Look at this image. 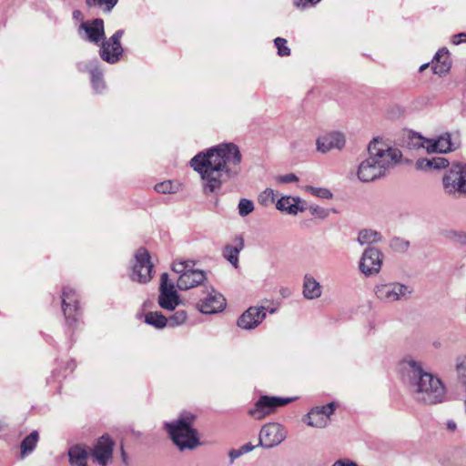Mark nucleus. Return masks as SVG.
I'll return each mask as SVG.
<instances>
[{
  "label": "nucleus",
  "instance_id": "nucleus-4",
  "mask_svg": "<svg viewBox=\"0 0 466 466\" xmlns=\"http://www.w3.org/2000/svg\"><path fill=\"white\" fill-rule=\"evenodd\" d=\"M194 420L195 416L193 414L185 412L177 420L166 422L164 425L170 439L179 451H192L201 444L198 431L192 426Z\"/></svg>",
  "mask_w": 466,
  "mask_h": 466
},
{
  "label": "nucleus",
  "instance_id": "nucleus-42",
  "mask_svg": "<svg viewBox=\"0 0 466 466\" xmlns=\"http://www.w3.org/2000/svg\"><path fill=\"white\" fill-rule=\"evenodd\" d=\"M416 167L420 170H430L431 169V159L420 158L416 162Z\"/></svg>",
  "mask_w": 466,
  "mask_h": 466
},
{
  "label": "nucleus",
  "instance_id": "nucleus-26",
  "mask_svg": "<svg viewBox=\"0 0 466 466\" xmlns=\"http://www.w3.org/2000/svg\"><path fill=\"white\" fill-rule=\"evenodd\" d=\"M432 70L434 74L444 76L451 68V61L449 57V51L446 48L440 49L433 58Z\"/></svg>",
  "mask_w": 466,
  "mask_h": 466
},
{
  "label": "nucleus",
  "instance_id": "nucleus-19",
  "mask_svg": "<svg viewBox=\"0 0 466 466\" xmlns=\"http://www.w3.org/2000/svg\"><path fill=\"white\" fill-rule=\"evenodd\" d=\"M226 307V299L222 294L213 288L207 289L206 297L198 304V309L203 314H215L222 311Z\"/></svg>",
  "mask_w": 466,
  "mask_h": 466
},
{
  "label": "nucleus",
  "instance_id": "nucleus-34",
  "mask_svg": "<svg viewBox=\"0 0 466 466\" xmlns=\"http://www.w3.org/2000/svg\"><path fill=\"white\" fill-rule=\"evenodd\" d=\"M254 203L250 199L241 198L238 205V210L240 217H247L254 211Z\"/></svg>",
  "mask_w": 466,
  "mask_h": 466
},
{
  "label": "nucleus",
  "instance_id": "nucleus-38",
  "mask_svg": "<svg viewBox=\"0 0 466 466\" xmlns=\"http://www.w3.org/2000/svg\"><path fill=\"white\" fill-rule=\"evenodd\" d=\"M308 209L312 216L320 219L326 218L329 214V210L317 205H311Z\"/></svg>",
  "mask_w": 466,
  "mask_h": 466
},
{
  "label": "nucleus",
  "instance_id": "nucleus-46",
  "mask_svg": "<svg viewBox=\"0 0 466 466\" xmlns=\"http://www.w3.org/2000/svg\"><path fill=\"white\" fill-rule=\"evenodd\" d=\"M253 449H254V446L250 443H247V444L243 445L242 447H240V450L243 454L251 451Z\"/></svg>",
  "mask_w": 466,
  "mask_h": 466
},
{
  "label": "nucleus",
  "instance_id": "nucleus-13",
  "mask_svg": "<svg viewBox=\"0 0 466 466\" xmlns=\"http://www.w3.org/2000/svg\"><path fill=\"white\" fill-rule=\"evenodd\" d=\"M114 441L108 435L101 436L89 450L93 462L99 466H108L113 461Z\"/></svg>",
  "mask_w": 466,
  "mask_h": 466
},
{
  "label": "nucleus",
  "instance_id": "nucleus-41",
  "mask_svg": "<svg viewBox=\"0 0 466 466\" xmlns=\"http://www.w3.org/2000/svg\"><path fill=\"white\" fill-rule=\"evenodd\" d=\"M391 246L397 250H406L409 247V242L400 238H394L391 242Z\"/></svg>",
  "mask_w": 466,
  "mask_h": 466
},
{
  "label": "nucleus",
  "instance_id": "nucleus-23",
  "mask_svg": "<svg viewBox=\"0 0 466 466\" xmlns=\"http://www.w3.org/2000/svg\"><path fill=\"white\" fill-rule=\"evenodd\" d=\"M277 209L289 215H297L299 212L305 210L302 200L299 197L284 196L280 198L277 204Z\"/></svg>",
  "mask_w": 466,
  "mask_h": 466
},
{
  "label": "nucleus",
  "instance_id": "nucleus-48",
  "mask_svg": "<svg viewBox=\"0 0 466 466\" xmlns=\"http://www.w3.org/2000/svg\"><path fill=\"white\" fill-rule=\"evenodd\" d=\"M458 240L461 245H466V232L458 235Z\"/></svg>",
  "mask_w": 466,
  "mask_h": 466
},
{
  "label": "nucleus",
  "instance_id": "nucleus-11",
  "mask_svg": "<svg viewBox=\"0 0 466 466\" xmlns=\"http://www.w3.org/2000/svg\"><path fill=\"white\" fill-rule=\"evenodd\" d=\"M287 438L286 429L279 422L262 426L258 436V446L270 449L279 445Z\"/></svg>",
  "mask_w": 466,
  "mask_h": 466
},
{
  "label": "nucleus",
  "instance_id": "nucleus-29",
  "mask_svg": "<svg viewBox=\"0 0 466 466\" xmlns=\"http://www.w3.org/2000/svg\"><path fill=\"white\" fill-rule=\"evenodd\" d=\"M38 432L36 431H34L23 440L21 443V454L23 457L31 453L34 451L38 441Z\"/></svg>",
  "mask_w": 466,
  "mask_h": 466
},
{
  "label": "nucleus",
  "instance_id": "nucleus-12",
  "mask_svg": "<svg viewBox=\"0 0 466 466\" xmlns=\"http://www.w3.org/2000/svg\"><path fill=\"white\" fill-rule=\"evenodd\" d=\"M123 35L124 30H117L108 39L103 40L99 50V56L105 62L108 64H116L121 59L124 54V49L120 40Z\"/></svg>",
  "mask_w": 466,
  "mask_h": 466
},
{
  "label": "nucleus",
  "instance_id": "nucleus-50",
  "mask_svg": "<svg viewBox=\"0 0 466 466\" xmlns=\"http://www.w3.org/2000/svg\"><path fill=\"white\" fill-rule=\"evenodd\" d=\"M429 66V64H424L422 66H420V71L422 72L423 70H425L427 67Z\"/></svg>",
  "mask_w": 466,
  "mask_h": 466
},
{
  "label": "nucleus",
  "instance_id": "nucleus-47",
  "mask_svg": "<svg viewBox=\"0 0 466 466\" xmlns=\"http://www.w3.org/2000/svg\"><path fill=\"white\" fill-rule=\"evenodd\" d=\"M446 427H447V430H449L450 431H454L457 429V425H456L455 421H453V420H448L446 423Z\"/></svg>",
  "mask_w": 466,
  "mask_h": 466
},
{
  "label": "nucleus",
  "instance_id": "nucleus-40",
  "mask_svg": "<svg viewBox=\"0 0 466 466\" xmlns=\"http://www.w3.org/2000/svg\"><path fill=\"white\" fill-rule=\"evenodd\" d=\"M276 181L279 183L288 184L298 181V177L295 174H286L276 177Z\"/></svg>",
  "mask_w": 466,
  "mask_h": 466
},
{
  "label": "nucleus",
  "instance_id": "nucleus-8",
  "mask_svg": "<svg viewBox=\"0 0 466 466\" xmlns=\"http://www.w3.org/2000/svg\"><path fill=\"white\" fill-rule=\"evenodd\" d=\"M374 295L383 303H393L407 299L412 293L410 286L398 281L379 282L374 286Z\"/></svg>",
  "mask_w": 466,
  "mask_h": 466
},
{
  "label": "nucleus",
  "instance_id": "nucleus-21",
  "mask_svg": "<svg viewBox=\"0 0 466 466\" xmlns=\"http://www.w3.org/2000/svg\"><path fill=\"white\" fill-rule=\"evenodd\" d=\"M335 410L334 403L326 406L316 407L307 415V423L311 427L325 428L329 422V417Z\"/></svg>",
  "mask_w": 466,
  "mask_h": 466
},
{
  "label": "nucleus",
  "instance_id": "nucleus-30",
  "mask_svg": "<svg viewBox=\"0 0 466 466\" xmlns=\"http://www.w3.org/2000/svg\"><path fill=\"white\" fill-rule=\"evenodd\" d=\"M145 322L157 329H162L167 325V319L161 312H148L145 316Z\"/></svg>",
  "mask_w": 466,
  "mask_h": 466
},
{
  "label": "nucleus",
  "instance_id": "nucleus-44",
  "mask_svg": "<svg viewBox=\"0 0 466 466\" xmlns=\"http://www.w3.org/2000/svg\"><path fill=\"white\" fill-rule=\"evenodd\" d=\"M242 455H243V453H242L240 448L233 449L228 452V456H229L231 462H233L235 460H237L238 458H239Z\"/></svg>",
  "mask_w": 466,
  "mask_h": 466
},
{
  "label": "nucleus",
  "instance_id": "nucleus-10",
  "mask_svg": "<svg viewBox=\"0 0 466 466\" xmlns=\"http://www.w3.org/2000/svg\"><path fill=\"white\" fill-rule=\"evenodd\" d=\"M291 401L289 398L261 396L248 410V415L256 420H260L267 416L274 413L279 407L285 406Z\"/></svg>",
  "mask_w": 466,
  "mask_h": 466
},
{
  "label": "nucleus",
  "instance_id": "nucleus-25",
  "mask_svg": "<svg viewBox=\"0 0 466 466\" xmlns=\"http://www.w3.org/2000/svg\"><path fill=\"white\" fill-rule=\"evenodd\" d=\"M303 296L307 299H316L322 295L320 283L310 274H306L303 279Z\"/></svg>",
  "mask_w": 466,
  "mask_h": 466
},
{
  "label": "nucleus",
  "instance_id": "nucleus-9",
  "mask_svg": "<svg viewBox=\"0 0 466 466\" xmlns=\"http://www.w3.org/2000/svg\"><path fill=\"white\" fill-rule=\"evenodd\" d=\"M153 267L148 251L145 248L137 249L131 261V280L142 284L149 282L153 277Z\"/></svg>",
  "mask_w": 466,
  "mask_h": 466
},
{
  "label": "nucleus",
  "instance_id": "nucleus-2",
  "mask_svg": "<svg viewBox=\"0 0 466 466\" xmlns=\"http://www.w3.org/2000/svg\"><path fill=\"white\" fill-rule=\"evenodd\" d=\"M407 383L413 400L419 403L433 405L444 400L446 389L437 376L425 371L420 362L414 360H405Z\"/></svg>",
  "mask_w": 466,
  "mask_h": 466
},
{
  "label": "nucleus",
  "instance_id": "nucleus-39",
  "mask_svg": "<svg viewBox=\"0 0 466 466\" xmlns=\"http://www.w3.org/2000/svg\"><path fill=\"white\" fill-rule=\"evenodd\" d=\"M431 169H441L448 167L449 161L441 157H433L431 159Z\"/></svg>",
  "mask_w": 466,
  "mask_h": 466
},
{
  "label": "nucleus",
  "instance_id": "nucleus-28",
  "mask_svg": "<svg viewBox=\"0 0 466 466\" xmlns=\"http://www.w3.org/2000/svg\"><path fill=\"white\" fill-rule=\"evenodd\" d=\"M382 240V235L380 231L371 228H364L359 232L358 242L360 245H371Z\"/></svg>",
  "mask_w": 466,
  "mask_h": 466
},
{
  "label": "nucleus",
  "instance_id": "nucleus-35",
  "mask_svg": "<svg viewBox=\"0 0 466 466\" xmlns=\"http://www.w3.org/2000/svg\"><path fill=\"white\" fill-rule=\"evenodd\" d=\"M187 319V314L185 310H177L167 319V325L170 327L180 326L186 322Z\"/></svg>",
  "mask_w": 466,
  "mask_h": 466
},
{
  "label": "nucleus",
  "instance_id": "nucleus-16",
  "mask_svg": "<svg viewBox=\"0 0 466 466\" xmlns=\"http://www.w3.org/2000/svg\"><path fill=\"white\" fill-rule=\"evenodd\" d=\"M346 146V136L339 131H330L319 136L316 140V148L326 154L331 150H342Z\"/></svg>",
  "mask_w": 466,
  "mask_h": 466
},
{
  "label": "nucleus",
  "instance_id": "nucleus-43",
  "mask_svg": "<svg viewBox=\"0 0 466 466\" xmlns=\"http://www.w3.org/2000/svg\"><path fill=\"white\" fill-rule=\"evenodd\" d=\"M319 2H320V0H295L294 4H295L298 7H305V6H307L308 5H316V4H318Z\"/></svg>",
  "mask_w": 466,
  "mask_h": 466
},
{
  "label": "nucleus",
  "instance_id": "nucleus-17",
  "mask_svg": "<svg viewBox=\"0 0 466 466\" xmlns=\"http://www.w3.org/2000/svg\"><path fill=\"white\" fill-rule=\"evenodd\" d=\"M382 265L381 252L373 247L368 248L362 253L360 261V270L366 276L378 274Z\"/></svg>",
  "mask_w": 466,
  "mask_h": 466
},
{
  "label": "nucleus",
  "instance_id": "nucleus-36",
  "mask_svg": "<svg viewBox=\"0 0 466 466\" xmlns=\"http://www.w3.org/2000/svg\"><path fill=\"white\" fill-rule=\"evenodd\" d=\"M275 201V191L272 188H266L258 196V202L263 206H268L274 203Z\"/></svg>",
  "mask_w": 466,
  "mask_h": 466
},
{
  "label": "nucleus",
  "instance_id": "nucleus-32",
  "mask_svg": "<svg viewBox=\"0 0 466 466\" xmlns=\"http://www.w3.org/2000/svg\"><path fill=\"white\" fill-rule=\"evenodd\" d=\"M118 0H86V3L88 6H100L103 7V10L106 13L111 12V10L117 4Z\"/></svg>",
  "mask_w": 466,
  "mask_h": 466
},
{
  "label": "nucleus",
  "instance_id": "nucleus-49",
  "mask_svg": "<svg viewBox=\"0 0 466 466\" xmlns=\"http://www.w3.org/2000/svg\"><path fill=\"white\" fill-rule=\"evenodd\" d=\"M120 451H121V457H122L123 461H124L125 463H127V453H126V451H125V450H124V447H123V446H121V448H120Z\"/></svg>",
  "mask_w": 466,
  "mask_h": 466
},
{
  "label": "nucleus",
  "instance_id": "nucleus-1",
  "mask_svg": "<svg viewBox=\"0 0 466 466\" xmlns=\"http://www.w3.org/2000/svg\"><path fill=\"white\" fill-rule=\"evenodd\" d=\"M241 154L233 143L220 144L200 152L190 160V167L200 175L205 195H218L222 187V174L236 176L239 172Z\"/></svg>",
  "mask_w": 466,
  "mask_h": 466
},
{
  "label": "nucleus",
  "instance_id": "nucleus-15",
  "mask_svg": "<svg viewBox=\"0 0 466 466\" xmlns=\"http://www.w3.org/2000/svg\"><path fill=\"white\" fill-rule=\"evenodd\" d=\"M78 35L86 41L98 44L105 39L104 21L96 18L82 22L78 27Z\"/></svg>",
  "mask_w": 466,
  "mask_h": 466
},
{
  "label": "nucleus",
  "instance_id": "nucleus-31",
  "mask_svg": "<svg viewBox=\"0 0 466 466\" xmlns=\"http://www.w3.org/2000/svg\"><path fill=\"white\" fill-rule=\"evenodd\" d=\"M179 189L180 183L172 180H166L155 186V190L161 194H174Z\"/></svg>",
  "mask_w": 466,
  "mask_h": 466
},
{
  "label": "nucleus",
  "instance_id": "nucleus-14",
  "mask_svg": "<svg viewBox=\"0 0 466 466\" xmlns=\"http://www.w3.org/2000/svg\"><path fill=\"white\" fill-rule=\"evenodd\" d=\"M180 303L178 294L176 290L174 282L169 279L167 273H163L160 279L158 304L167 310H174Z\"/></svg>",
  "mask_w": 466,
  "mask_h": 466
},
{
  "label": "nucleus",
  "instance_id": "nucleus-3",
  "mask_svg": "<svg viewBox=\"0 0 466 466\" xmlns=\"http://www.w3.org/2000/svg\"><path fill=\"white\" fill-rule=\"evenodd\" d=\"M367 150L368 157L360 161L356 171L358 179L364 183L384 177L402 157L400 149L389 147L379 138H373Z\"/></svg>",
  "mask_w": 466,
  "mask_h": 466
},
{
  "label": "nucleus",
  "instance_id": "nucleus-20",
  "mask_svg": "<svg viewBox=\"0 0 466 466\" xmlns=\"http://www.w3.org/2000/svg\"><path fill=\"white\" fill-rule=\"evenodd\" d=\"M266 318L265 307H249L238 319V326L243 329H253Z\"/></svg>",
  "mask_w": 466,
  "mask_h": 466
},
{
  "label": "nucleus",
  "instance_id": "nucleus-51",
  "mask_svg": "<svg viewBox=\"0 0 466 466\" xmlns=\"http://www.w3.org/2000/svg\"><path fill=\"white\" fill-rule=\"evenodd\" d=\"M275 311H276V308H272L269 309V313H271V314L274 313Z\"/></svg>",
  "mask_w": 466,
  "mask_h": 466
},
{
  "label": "nucleus",
  "instance_id": "nucleus-45",
  "mask_svg": "<svg viewBox=\"0 0 466 466\" xmlns=\"http://www.w3.org/2000/svg\"><path fill=\"white\" fill-rule=\"evenodd\" d=\"M464 42H466V34L465 33H460V34L452 36V43L454 45H459V44L464 43Z\"/></svg>",
  "mask_w": 466,
  "mask_h": 466
},
{
  "label": "nucleus",
  "instance_id": "nucleus-18",
  "mask_svg": "<svg viewBox=\"0 0 466 466\" xmlns=\"http://www.w3.org/2000/svg\"><path fill=\"white\" fill-rule=\"evenodd\" d=\"M62 308L66 323L74 326L79 316L78 300L74 289L70 287L63 289Z\"/></svg>",
  "mask_w": 466,
  "mask_h": 466
},
{
  "label": "nucleus",
  "instance_id": "nucleus-33",
  "mask_svg": "<svg viewBox=\"0 0 466 466\" xmlns=\"http://www.w3.org/2000/svg\"><path fill=\"white\" fill-rule=\"evenodd\" d=\"M305 191L310 193L311 195L324 198V199H329L332 198V193L329 189L325 187H316L312 186H306L304 187Z\"/></svg>",
  "mask_w": 466,
  "mask_h": 466
},
{
  "label": "nucleus",
  "instance_id": "nucleus-24",
  "mask_svg": "<svg viewBox=\"0 0 466 466\" xmlns=\"http://www.w3.org/2000/svg\"><path fill=\"white\" fill-rule=\"evenodd\" d=\"M244 248V238L236 236L232 245H227L223 249V257L235 268H238V254Z\"/></svg>",
  "mask_w": 466,
  "mask_h": 466
},
{
  "label": "nucleus",
  "instance_id": "nucleus-5",
  "mask_svg": "<svg viewBox=\"0 0 466 466\" xmlns=\"http://www.w3.org/2000/svg\"><path fill=\"white\" fill-rule=\"evenodd\" d=\"M414 147L425 148L429 153H447L460 147L461 140L458 133H443L437 138H425L420 135L411 137Z\"/></svg>",
  "mask_w": 466,
  "mask_h": 466
},
{
  "label": "nucleus",
  "instance_id": "nucleus-7",
  "mask_svg": "<svg viewBox=\"0 0 466 466\" xmlns=\"http://www.w3.org/2000/svg\"><path fill=\"white\" fill-rule=\"evenodd\" d=\"M193 260H177L172 265V269L179 274L177 286L180 290H187L202 285L206 280V273L200 269H194Z\"/></svg>",
  "mask_w": 466,
  "mask_h": 466
},
{
  "label": "nucleus",
  "instance_id": "nucleus-27",
  "mask_svg": "<svg viewBox=\"0 0 466 466\" xmlns=\"http://www.w3.org/2000/svg\"><path fill=\"white\" fill-rule=\"evenodd\" d=\"M69 461L76 466H87L86 460L90 456L89 451L79 445L70 448L68 451Z\"/></svg>",
  "mask_w": 466,
  "mask_h": 466
},
{
  "label": "nucleus",
  "instance_id": "nucleus-22",
  "mask_svg": "<svg viewBox=\"0 0 466 466\" xmlns=\"http://www.w3.org/2000/svg\"><path fill=\"white\" fill-rule=\"evenodd\" d=\"M78 69L82 72L87 71L90 73L92 86L96 93H101L106 88V85L103 80V73L99 69L98 62L96 60L88 64H79Z\"/></svg>",
  "mask_w": 466,
  "mask_h": 466
},
{
  "label": "nucleus",
  "instance_id": "nucleus-6",
  "mask_svg": "<svg viewBox=\"0 0 466 466\" xmlns=\"http://www.w3.org/2000/svg\"><path fill=\"white\" fill-rule=\"evenodd\" d=\"M443 190L453 198L466 196V164L454 163L442 177Z\"/></svg>",
  "mask_w": 466,
  "mask_h": 466
},
{
  "label": "nucleus",
  "instance_id": "nucleus-37",
  "mask_svg": "<svg viewBox=\"0 0 466 466\" xmlns=\"http://www.w3.org/2000/svg\"><path fill=\"white\" fill-rule=\"evenodd\" d=\"M275 46L278 48V54L280 56H288L290 55V49L287 46V40L282 37H277L274 40Z\"/></svg>",
  "mask_w": 466,
  "mask_h": 466
}]
</instances>
